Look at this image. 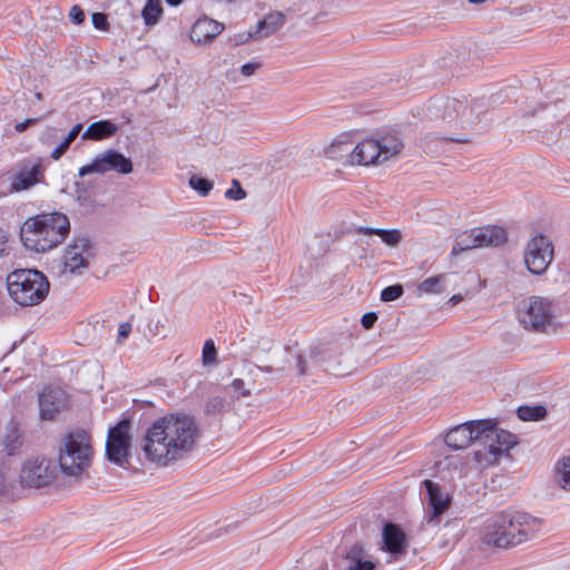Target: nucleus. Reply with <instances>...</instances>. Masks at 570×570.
I'll list each match as a JSON object with an SVG mask.
<instances>
[{
  "label": "nucleus",
  "instance_id": "f257e3e1",
  "mask_svg": "<svg viewBox=\"0 0 570 570\" xmlns=\"http://www.w3.org/2000/svg\"><path fill=\"white\" fill-rule=\"evenodd\" d=\"M199 430L186 414H169L155 420L147 429L141 450L146 459L159 465L183 458L197 443Z\"/></svg>",
  "mask_w": 570,
  "mask_h": 570
},
{
  "label": "nucleus",
  "instance_id": "f03ea898",
  "mask_svg": "<svg viewBox=\"0 0 570 570\" xmlns=\"http://www.w3.org/2000/svg\"><path fill=\"white\" fill-rule=\"evenodd\" d=\"M70 233V222L61 212L29 217L21 226L23 246L36 253H46L60 245Z\"/></svg>",
  "mask_w": 570,
  "mask_h": 570
},
{
  "label": "nucleus",
  "instance_id": "7ed1b4c3",
  "mask_svg": "<svg viewBox=\"0 0 570 570\" xmlns=\"http://www.w3.org/2000/svg\"><path fill=\"white\" fill-rule=\"evenodd\" d=\"M404 141L400 134L389 131L357 141L350 154V166H381L400 156Z\"/></svg>",
  "mask_w": 570,
  "mask_h": 570
},
{
  "label": "nucleus",
  "instance_id": "20e7f679",
  "mask_svg": "<svg viewBox=\"0 0 570 570\" xmlns=\"http://www.w3.org/2000/svg\"><path fill=\"white\" fill-rule=\"evenodd\" d=\"M473 459L480 470L499 464L502 458L509 456L510 450L518 444L515 434L501 429L493 420H484Z\"/></svg>",
  "mask_w": 570,
  "mask_h": 570
},
{
  "label": "nucleus",
  "instance_id": "39448f33",
  "mask_svg": "<svg viewBox=\"0 0 570 570\" xmlns=\"http://www.w3.org/2000/svg\"><path fill=\"white\" fill-rule=\"evenodd\" d=\"M92 455L94 449L88 431L75 429L62 436L58 463L65 474L80 478L90 466Z\"/></svg>",
  "mask_w": 570,
  "mask_h": 570
},
{
  "label": "nucleus",
  "instance_id": "423d86ee",
  "mask_svg": "<svg viewBox=\"0 0 570 570\" xmlns=\"http://www.w3.org/2000/svg\"><path fill=\"white\" fill-rule=\"evenodd\" d=\"M518 318L528 331L551 334L562 327L557 301L543 296H530L519 304Z\"/></svg>",
  "mask_w": 570,
  "mask_h": 570
},
{
  "label": "nucleus",
  "instance_id": "0eeeda50",
  "mask_svg": "<svg viewBox=\"0 0 570 570\" xmlns=\"http://www.w3.org/2000/svg\"><path fill=\"white\" fill-rule=\"evenodd\" d=\"M9 296L20 306L39 305L47 297L50 284L37 269H16L7 276Z\"/></svg>",
  "mask_w": 570,
  "mask_h": 570
},
{
  "label": "nucleus",
  "instance_id": "6e6552de",
  "mask_svg": "<svg viewBox=\"0 0 570 570\" xmlns=\"http://www.w3.org/2000/svg\"><path fill=\"white\" fill-rule=\"evenodd\" d=\"M507 242V232L499 226L478 227L462 233L452 247L451 254L456 256L462 252L479 248L500 246Z\"/></svg>",
  "mask_w": 570,
  "mask_h": 570
},
{
  "label": "nucleus",
  "instance_id": "1a4fd4ad",
  "mask_svg": "<svg viewBox=\"0 0 570 570\" xmlns=\"http://www.w3.org/2000/svg\"><path fill=\"white\" fill-rule=\"evenodd\" d=\"M494 527L504 528L508 548L520 544L535 534V520L524 513H500Z\"/></svg>",
  "mask_w": 570,
  "mask_h": 570
},
{
  "label": "nucleus",
  "instance_id": "9d476101",
  "mask_svg": "<svg viewBox=\"0 0 570 570\" xmlns=\"http://www.w3.org/2000/svg\"><path fill=\"white\" fill-rule=\"evenodd\" d=\"M131 448V422L124 419L110 428L106 442V454L110 462L124 465L129 458Z\"/></svg>",
  "mask_w": 570,
  "mask_h": 570
},
{
  "label": "nucleus",
  "instance_id": "9b49d317",
  "mask_svg": "<svg viewBox=\"0 0 570 570\" xmlns=\"http://www.w3.org/2000/svg\"><path fill=\"white\" fill-rule=\"evenodd\" d=\"M116 171L119 174H130L132 171V163L129 158L115 149H107L98 154L95 159L78 170L79 177L89 174H105L107 171Z\"/></svg>",
  "mask_w": 570,
  "mask_h": 570
},
{
  "label": "nucleus",
  "instance_id": "f8f14e48",
  "mask_svg": "<svg viewBox=\"0 0 570 570\" xmlns=\"http://www.w3.org/2000/svg\"><path fill=\"white\" fill-rule=\"evenodd\" d=\"M553 258V246L543 235L532 237L524 250V263L530 273H544Z\"/></svg>",
  "mask_w": 570,
  "mask_h": 570
},
{
  "label": "nucleus",
  "instance_id": "ddd939ff",
  "mask_svg": "<svg viewBox=\"0 0 570 570\" xmlns=\"http://www.w3.org/2000/svg\"><path fill=\"white\" fill-rule=\"evenodd\" d=\"M90 257L89 239L85 237L73 239L65 249L60 274L67 276L82 273L88 267Z\"/></svg>",
  "mask_w": 570,
  "mask_h": 570
},
{
  "label": "nucleus",
  "instance_id": "4468645a",
  "mask_svg": "<svg viewBox=\"0 0 570 570\" xmlns=\"http://www.w3.org/2000/svg\"><path fill=\"white\" fill-rule=\"evenodd\" d=\"M53 476L50 461L40 456L27 459L19 473L20 483L29 488L46 487L53 480Z\"/></svg>",
  "mask_w": 570,
  "mask_h": 570
},
{
  "label": "nucleus",
  "instance_id": "2eb2a0df",
  "mask_svg": "<svg viewBox=\"0 0 570 570\" xmlns=\"http://www.w3.org/2000/svg\"><path fill=\"white\" fill-rule=\"evenodd\" d=\"M483 422L476 420L456 425L446 433L445 444L454 450L465 449L472 443L478 445Z\"/></svg>",
  "mask_w": 570,
  "mask_h": 570
},
{
  "label": "nucleus",
  "instance_id": "dca6fc26",
  "mask_svg": "<svg viewBox=\"0 0 570 570\" xmlns=\"http://www.w3.org/2000/svg\"><path fill=\"white\" fill-rule=\"evenodd\" d=\"M424 485L429 494V507L431 508L425 522L428 525L436 527L440 523V517L448 510L451 499L438 483L425 480Z\"/></svg>",
  "mask_w": 570,
  "mask_h": 570
},
{
  "label": "nucleus",
  "instance_id": "f3484780",
  "mask_svg": "<svg viewBox=\"0 0 570 570\" xmlns=\"http://www.w3.org/2000/svg\"><path fill=\"white\" fill-rule=\"evenodd\" d=\"M68 397L61 389H45L39 396L40 416L52 420L67 405Z\"/></svg>",
  "mask_w": 570,
  "mask_h": 570
},
{
  "label": "nucleus",
  "instance_id": "a211bd4d",
  "mask_svg": "<svg viewBox=\"0 0 570 570\" xmlns=\"http://www.w3.org/2000/svg\"><path fill=\"white\" fill-rule=\"evenodd\" d=\"M23 445V433L20 424L10 420L4 428L0 440V453L6 456H13L19 454Z\"/></svg>",
  "mask_w": 570,
  "mask_h": 570
},
{
  "label": "nucleus",
  "instance_id": "6ab92c4d",
  "mask_svg": "<svg viewBox=\"0 0 570 570\" xmlns=\"http://www.w3.org/2000/svg\"><path fill=\"white\" fill-rule=\"evenodd\" d=\"M223 30V23L208 17H202L193 24L190 39L196 43H207L216 38Z\"/></svg>",
  "mask_w": 570,
  "mask_h": 570
},
{
  "label": "nucleus",
  "instance_id": "aec40b11",
  "mask_svg": "<svg viewBox=\"0 0 570 570\" xmlns=\"http://www.w3.org/2000/svg\"><path fill=\"white\" fill-rule=\"evenodd\" d=\"M383 549L394 556L404 554L407 549L406 534L394 523H386L383 528Z\"/></svg>",
  "mask_w": 570,
  "mask_h": 570
},
{
  "label": "nucleus",
  "instance_id": "412c9836",
  "mask_svg": "<svg viewBox=\"0 0 570 570\" xmlns=\"http://www.w3.org/2000/svg\"><path fill=\"white\" fill-rule=\"evenodd\" d=\"M354 141L352 135L342 132L337 135L323 150V154L328 159L342 160L350 165V154L353 149Z\"/></svg>",
  "mask_w": 570,
  "mask_h": 570
},
{
  "label": "nucleus",
  "instance_id": "4be33fe9",
  "mask_svg": "<svg viewBox=\"0 0 570 570\" xmlns=\"http://www.w3.org/2000/svg\"><path fill=\"white\" fill-rule=\"evenodd\" d=\"M499 521V514L489 518L483 525L481 532V540L483 543L494 546L498 548H508V542L504 537V528L494 527Z\"/></svg>",
  "mask_w": 570,
  "mask_h": 570
},
{
  "label": "nucleus",
  "instance_id": "5701e85b",
  "mask_svg": "<svg viewBox=\"0 0 570 570\" xmlns=\"http://www.w3.org/2000/svg\"><path fill=\"white\" fill-rule=\"evenodd\" d=\"M118 131L117 125L110 120H99L90 124L82 134V139L102 140L112 137Z\"/></svg>",
  "mask_w": 570,
  "mask_h": 570
},
{
  "label": "nucleus",
  "instance_id": "b1692460",
  "mask_svg": "<svg viewBox=\"0 0 570 570\" xmlns=\"http://www.w3.org/2000/svg\"><path fill=\"white\" fill-rule=\"evenodd\" d=\"M346 570H374L375 563L367 559L366 552L361 546H353L346 553Z\"/></svg>",
  "mask_w": 570,
  "mask_h": 570
},
{
  "label": "nucleus",
  "instance_id": "393cba45",
  "mask_svg": "<svg viewBox=\"0 0 570 570\" xmlns=\"http://www.w3.org/2000/svg\"><path fill=\"white\" fill-rule=\"evenodd\" d=\"M284 23L285 16L283 13H269L262 21L258 22L255 33L250 36H255L256 38H266L276 32L279 28H282Z\"/></svg>",
  "mask_w": 570,
  "mask_h": 570
},
{
  "label": "nucleus",
  "instance_id": "a878e982",
  "mask_svg": "<svg viewBox=\"0 0 570 570\" xmlns=\"http://www.w3.org/2000/svg\"><path fill=\"white\" fill-rule=\"evenodd\" d=\"M37 169L21 170L9 177L10 186L9 191H21L30 188L37 183Z\"/></svg>",
  "mask_w": 570,
  "mask_h": 570
},
{
  "label": "nucleus",
  "instance_id": "bb28decb",
  "mask_svg": "<svg viewBox=\"0 0 570 570\" xmlns=\"http://www.w3.org/2000/svg\"><path fill=\"white\" fill-rule=\"evenodd\" d=\"M357 233L363 235H376L384 244L390 247H396L402 240V233L399 229H382L371 227H358Z\"/></svg>",
  "mask_w": 570,
  "mask_h": 570
},
{
  "label": "nucleus",
  "instance_id": "cd10ccee",
  "mask_svg": "<svg viewBox=\"0 0 570 570\" xmlns=\"http://www.w3.org/2000/svg\"><path fill=\"white\" fill-rule=\"evenodd\" d=\"M452 274L443 273L424 279L417 287L421 294H439L446 289V283Z\"/></svg>",
  "mask_w": 570,
  "mask_h": 570
},
{
  "label": "nucleus",
  "instance_id": "c85d7f7f",
  "mask_svg": "<svg viewBox=\"0 0 570 570\" xmlns=\"http://www.w3.org/2000/svg\"><path fill=\"white\" fill-rule=\"evenodd\" d=\"M557 483L570 491V454L562 456L556 465Z\"/></svg>",
  "mask_w": 570,
  "mask_h": 570
},
{
  "label": "nucleus",
  "instance_id": "c756f323",
  "mask_svg": "<svg viewBox=\"0 0 570 570\" xmlns=\"http://www.w3.org/2000/svg\"><path fill=\"white\" fill-rule=\"evenodd\" d=\"M163 14L161 0H147L141 16L147 26H155Z\"/></svg>",
  "mask_w": 570,
  "mask_h": 570
},
{
  "label": "nucleus",
  "instance_id": "7c9ffc66",
  "mask_svg": "<svg viewBox=\"0 0 570 570\" xmlns=\"http://www.w3.org/2000/svg\"><path fill=\"white\" fill-rule=\"evenodd\" d=\"M445 117L444 120H446L449 124L454 121L455 126L460 125V127H464V120L461 118L460 114L465 111V106L455 100H448L445 102Z\"/></svg>",
  "mask_w": 570,
  "mask_h": 570
},
{
  "label": "nucleus",
  "instance_id": "2f4dec72",
  "mask_svg": "<svg viewBox=\"0 0 570 570\" xmlns=\"http://www.w3.org/2000/svg\"><path fill=\"white\" fill-rule=\"evenodd\" d=\"M423 141L425 144V148L429 149L430 151H433L432 147L435 144L438 142H466L468 141V138L466 137H461V136H440V135H436V134H426L423 138Z\"/></svg>",
  "mask_w": 570,
  "mask_h": 570
},
{
  "label": "nucleus",
  "instance_id": "473e14b6",
  "mask_svg": "<svg viewBox=\"0 0 570 570\" xmlns=\"http://www.w3.org/2000/svg\"><path fill=\"white\" fill-rule=\"evenodd\" d=\"M546 415L543 406H520L518 409V416L522 421H535Z\"/></svg>",
  "mask_w": 570,
  "mask_h": 570
},
{
  "label": "nucleus",
  "instance_id": "72a5a7b5",
  "mask_svg": "<svg viewBox=\"0 0 570 570\" xmlns=\"http://www.w3.org/2000/svg\"><path fill=\"white\" fill-rule=\"evenodd\" d=\"M189 186L194 190H196L200 196H207L209 194V191L213 189V181H210L206 178L193 175L189 178Z\"/></svg>",
  "mask_w": 570,
  "mask_h": 570
},
{
  "label": "nucleus",
  "instance_id": "f704fd0d",
  "mask_svg": "<svg viewBox=\"0 0 570 570\" xmlns=\"http://www.w3.org/2000/svg\"><path fill=\"white\" fill-rule=\"evenodd\" d=\"M233 397H247L252 394L250 389L245 386V382L242 379H235L229 385Z\"/></svg>",
  "mask_w": 570,
  "mask_h": 570
},
{
  "label": "nucleus",
  "instance_id": "c9c22d12",
  "mask_svg": "<svg viewBox=\"0 0 570 570\" xmlns=\"http://www.w3.org/2000/svg\"><path fill=\"white\" fill-rule=\"evenodd\" d=\"M216 356H217V351H216L214 342L212 340H207L204 344L203 353H202L204 365H210V364L215 363Z\"/></svg>",
  "mask_w": 570,
  "mask_h": 570
},
{
  "label": "nucleus",
  "instance_id": "e433bc0d",
  "mask_svg": "<svg viewBox=\"0 0 570 570\" xmlns=\"http://www.w3.org/2000/svg\"><path fill=\"white\" fill-rule=\"evenodd\" d=\"M225 197L233 200H240L246 197V191L237 179H233L232 186L225 191Z\"/></svg>",
  "mask_w": 570,
  "mask_h": 570
},
{
  "label": "nucleus",
  "instance_id": "4c0bfd02",
  "mask_svg": "<svg viewBox=\"0 0 570 570\" xmlns=\"http://www.w3.org/2000/svg\"><path fill=\"white\" fill-rule=\"evenodd\" d=\"M403 294V287L402 285H392L385 287L381 293V299L383 302H392L401 297Z\"/></svg>",
  "mask_w": 570,
  "mask_h": 570
},
{
  "label": "nucleus",
  "instance_id": "58836bf2",
  "mask_svg": "<svg viewBox=\"0 0 570 570\" xmlns=\"http://www.w3.org/2000/svg\"><path fill=\"white\" fill-rule=\"evenodd\" d=\"M225 406V400L220 396H215L210 399L206 404V411L208 413L215 414L220 412Z\"/></svg>",
  "mask_w": 570,
  "mask_h": 570
},
{
  "label": "nucleus",
  "instance_id": "ea45409f",
  "mask_svg": "<svg viewBox=\"0 0 570 570\" xmlns=\"http://www.w3.org/2000/svg\"><path fill=\"white\" fill-rule=\"evenodd\" d=\"M91 21H92L94 27L98 30L106 31L109 27L107 16L101 12H95L91 16Z\"/></svg>",
  "mask_w": 570,
  "mask_h": 570
},
{
  "label": "nucleus",
  "instance_id": "a19ab883",
  "mask_svg": "<svg viewBox=\"0 0 570 570\" xmlns=\"http://www.w3.org/2000/svg\"><path fill=\"white\" fill-rule=\"evenodd\" d=\"M70 21L75 24H81L85 20V13L79 6H72L69 11Z\"/></svg>",
  "mask_w": 570,
  "mask_h": 570
},
{
  "label": "nucleus",
  "instance_id": "79ce46f5",
  "mask_svg": "<svg viewBox=\"0 0 570 570\" xmlns=\"http://www.w3.org/2000/svg\"><path fill=\"white\" fill-rule=\"evenodd\" d=\"M71 142L66 138L51 151V158L58 160L67 151Z\"/></svg>",
  "mask_w": 570,
  "mask_h": 570
},
{
  "label": "nucleus",
  "instance_id": "37998d69",
  "mask_svg": "<svg viewBox=\"0 0 570 570\" xmlns=\"http://www.w3.org/2000/svg\"><path fill=\"white\" fill-rule=\"evenodd\" d=\"M377 321V315L374 312L365 313L361 318V324L364 328L370 330Z\"/></svg>",
  "mask_w": 570,
  "mask_h": 570
},
{
  "label": "nucleus",
  "instance_id": "c03bdc74",
  "mask_svg": "<svg viewBox=\"0 0 570 570\" xmlns=\"http://www.w3.org/2000/svg\"><path fill=\"white\" fill-rule=\"evenodd\" d=\"M261 68L259 62H247L240 67V72L245 77L253 76Z\"/></svg>",
  "mask_w": 570,
  "mask_h": 570
},
{
  "label": "nucleus",
  "instance_id": "a18cd8bd",
  "mask_svg": "<svg viewBox=\"0 0 570 570\" xmlns=\"http://www.w3.org/2000/svg\"><path fill=\"white\" fill-rule=\"evenodd\" d=\"M131 332V324L126 322V323H121L118 327V336H117V340L119 343L124 342L130 334Z\"/></svg>",
  "mask_w": 570,
  "mask_h": 570
},
{
  "label": "nucleus",
  "instance_id": "49530a36",
  "mask_svg": "<svg viewBox=\"0 0 570 570\" xmlns=\"http://www.w3.org/2000/svg\"><path fill=\"white\" fill-rule=\"evenodd\" d=\"M82 129V125L81 124H76L71 130L68 132V135L66 136V139L69 140L70 142H72L77 136L80 134Z\"/></svg>",
  "mask_w": 570,
  "mask_h": 570
},
{
  "label": "nucleus",
  "instance_id": "de8ad7c7",
  "mask_svg": "<svg viewBox=\"0 0 570 570\" xmlns=\"http://www.w3.org/2000/svg\"><path fill=\"white\" fill-rule=\"evenodd\" d=\"M37 119H26L24 121H21V122H18L16 126H14V129L18 131V132H22L23 130H26L28 128V126L30 124H33L36 122Z\"/></svg>",
  "mask_w": 570,
  "mask_h": 570
},
{
  "label": "nucleus",
  "instance_id": "09e8293b",
  "mask_svg": "<svg viewBox=\"0 0 570 570\" xmlns=\"http://www.w3.org/2000/svg\"><path fill=\"white\" fill-rule=\"evenodd\" d=\"M8 476L4 471H0V493L7 490Z\"/></svg>",
  "mask_w": 570,
  "mask_h": 570
},
{
  "label": "nucleus",
  "instance_id": "8fccbe9b",
  "mask_svg": "<svg viewBox=\"0 0 570 570\" xmlns=\"http://www.w3.org/2000/svg\"><path fill=\"white\" fill-rule=\"evenodd\" d=\"M297 363H298V367H299V373L304 374L305 373V367H304L305 362L303 361V358L301 356L297 358Z\"/></svg>",
  "mask_w": 570,
  "mask_h": 570
},
{
  "label": "nucleus",
  "instance_id": "3c124183",
  "mask_svg": "<svg viewBox=\"0 0 570 570\" xmlns=\"http://www.w3.org/2000/svg\"><path fill=\"white\" fill-rule=\"evenodd\" d=\"M184 0H166V2L169 4V6H178L183 2Z\"/></svg>",
  "mask_w": 570,
  "mask_h": 570
},
{
  "label": "nucleus",
  "instance_id": "603ef678",
  "mask_svg": "<svg viewBox=\"0 0 570 570\" xmlns=\"http://www.w3.org/2000/svg\"><path fill=\"white\" fill-rule=\"evenodd\" d=\"M488 0H468L471 4H482L485 3Z\"/></svg>",
  "mask_w": 570,
  "mask_h": 570
},
{
  "label": "nucleus",
  "instance_id": "864d4df0",
  "mask_svg": "<svg viewBox=\"0 0 570 570\" xmlns=\"http://www.w3.org/2000/svg\"><path fill=\"white\" fill-rule=\"evenodd\" d=\"M461 299V297L459 295H453L450 301L453 302L454 304H456Z\"/></svg>",
  "mask_w": 570,
  "mask_h": 570
},
{
  "label": "nucleus",
  "instance_id": "5fc2aeb1",
  "mask_svg": "<svg viewBox=\"0 0 570 570\" xmlns=\"http://www.w3.org/2000/svg\"><path fill=\"white\" fill-rule=\"evenodd\" d=\"M36 99L37 100H42V94L41 92H37L36 94Z\"/></svg>",
  "mask_w": 570,
  "mask_h": 570
}]
</instances>
